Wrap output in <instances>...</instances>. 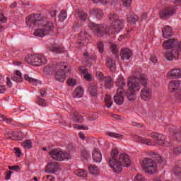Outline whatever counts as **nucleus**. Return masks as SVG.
<instances>
[{
  "mask_svg": "<svg viewBox=\"0 0 181 181\" xmlns=\"http://www.w3.org/2000/svg\"><path fill=\"white\" fill-rule=\"evenodd\" d=\"M141 84L144 86V87H146L148 85V78L146 75L144 74H136V75L129 78L127 81L128 90L125 92H122V89L117 88V93L114 96L115 103L117 104V105H122L125 101L124 94H125L129 101L135 100L136 98L135 91H139V90H141Z\"/></svg>",
  "mask_w": 181,
  "mask_h": 181,
  "instance_id": "1",
  "label": "nucleus"
},
{
  "mask_svg": "<svg viewBox=\"0 0 181 181\" xmlns=\"http://www.w3.org/2000/svg\"><path fill=\"white\" fill-rule=\"evenodd\" d=\"M25 23L28 28L33 26H42L45 30L47 35H53L54 30V24L52 22L47 21V18L42 17L40 14H30L25 18Z\"/></svg>",
  "mask_w": 181,
  "mask_h": 181,
  "instance_id": "2",
  "label": "nucleus"
},
{
  "mask_svg": "<svg viewBox=\"0 0 181 181\" xmlns=\"http://www.w3.org/2000/svg\"><path fill=\"white\" fill-rule=\"evenodd\" d=\"M131 160L129 159V156L124 153H121L118 159H109L108 161L110 168L115 173H121L122 172V166H129Z\"/></svg>",
  "mask_w": 181,
  "mask_h": 181,
  "instance_id": "3",
  "label": "nucleus"
},
{
  "mask_svg": "<svg viewBox=\"0 0 181 181\" xmlns=\"http://www.w3.org/2000/svg\"><path fill=\"white\" fill-rule=\"evenodd\" d=\"M110 21H112V27L107 25L110 28V30L107 33L110 35V33H113L114 35H117V33H119L122 29L125 28V21L123 19H119V16L117 13H110L109 16Z\"/></svg>",
  "mask_w": 181,
  "mask_h": 181,
  "instance_id": "4",
  "label": "nucleus"
},
{
  "mask_svg": "<svg viewBox=\"0 0 181 181\" xmlns=\"http://www.w3.org/2000/svg\"><path fill=\"white\" fill-rule=\"evenodd\" d=\"M54 78L59 83H64L66 81V74L71 73V68L64 62L57 63L55 66Z\"/></svg>",
  "mask_w": 181,
  "mask_h": 181,
  "instance_id": "5",
  "label": "nucleus"
},
{
  "mask_svg": "<svg viewBox=\"0 0 181 181\" xmlns=\"http://www.w3.org/2000/svg\"><path fill=\"white\" fill-rule=\"evenodd\" d=\"M49 155L51 158H52L54 160H57V162H63V160H66V159L69 160L71 158L70 153L63 151L60 148L51 150L49 151Z\"/></svg>",
  "mask_w": 181,
  "mask_h": 181,
  "instance_id": "6",
  "label": "nucleus"
},
{
  "mask_svg": "<svg viewBox=\"0 0 181 181\" xmlns=\"http://www.w3.org/2000/svg\"><path fill=\"white\" fill-rule=\"evenodd\" d=\"M88 26L91 30H93L95 35L98 37H103L104 35H107L110 33V28L105 25H97L94 23H90Z\"/></svg>",
  "mask_w": 181,
  "mask_h": 181,
  "instance_id": "7",
  "label": "nucleus"
},
{
  "mask_svg": "<svg viewBox=\"0 0 181 181\" xmlns=\"http://www.w3.org/2000/svg\"><path fill=\"white\" fill-rule=\"evenodd\" d=\"M141 167L146 173H149V175H153V173L158 172L156 163L150 158H146L142 161Z\"/></svg>",
  "mask_w": 181,
  "mask_h": 181,
  "instance_id": "8",
  "label": "nucleus"
},
{
  "mask_svg": "<svg viewBox=\"0 0 181 181\" xmlns=\"http://www.w3.org/2000/svg\"><path fill=\"white\" fill-rule=\"evenodd\" d=\"M168 90L170 93H175V95L177 100L181 101V81H171L168 85Z\"/></svg>",
  "mask_w": 181,
  "mask_h": 181,
  "instance_id": "9",
  "label": "nucleus"
},
{
  "mask_svg": "<svg viewBox=\"0 0 181 181\" xmlns=\"http://www.w3.org/2000/svg\"><path fill=\"white\" fill-rule=\"evenodd\" d=\"M181 53V41L179 42L177 49H173L172 52H167L165 53V58L168 62H172L173 59H179V55Z\"/></svg>",
  "mask_w": 181,
  "mask_h": 181,
  "instance_id": "10",
  "label": "nucleus"
},
{
  "mask_svg": "<svg viewBox=\"0 0 181 181\" xmlns=\"http://www.w3.org/2000/svg\"><path fill=\"white\" fill-rule=\"evenodd\" d=\"M175 11L176 10L173 7L165 8L160 12V18L161 19H169L170 16L175 15Z\"/></svg>",
  "mask_w": 181,
  "mask_h": 181,
  "instance_id": "11",
  "label": "nucleus"
},
{
  "mask_svg": "<svg viewBox=\"0 0 181 181\" xmlns=\"http://www.w3.org/2000/svg\"><path fill=\"white\" fill-rule=\"evenodd\" d=\"M60 165L57 162H50L45 166V173L53 175L59 170Z\"/></svg>",
  "mask_w": 181,
  "mask_h": 181,
  "instance_id": "12",
  "label": "nucleus"
},
{
  "mask_svg": "<svg viewBox=\"0 0 181 181\" xmlns=\"http://www.w3.org/2000/svg\"><path fill=\"white\" fill-rule=\"evenodd\" d=\"M167 77L170 79L181 78V68H173L167 73Z\"/></svg>",
  "mask_w": 181,
  "mask_h": 181,
  "instance_id": "13",
  "label": "nucleus"
},
{
  "mask_svg": "<svg viewBox=\"0 0 181 181\" xmlns=\"http://www.w3.org/2000/svg\"><path fill=\"white\" fill-rule=\"evenodd\" d=\"M177 45H179V41L177 39L171 38L164 41L163 43V47L168 50V49H173V47H176Z\"/></svg>",
  "mask_w": 181,
  "mask_h": 181,
  "instance_id": "14",
  "label": "nucleus"
},
{
  "mask_svg": "<svg viewBox=\"0 0 181 181\" xmlns=\"http://www.w3.org/2000/svg\"><path fill=\"white\" fill-rule=\"evenodd\" d=\"M47 63V59L46 57L42 54L34 55V64L35 66H42V64H46Z\"/></svg>",
  "mask_w": 181,
  "mask_h": 181,
  "instance_id": "15",
  "label": "nucleus"
},
{
  "mask_svg": "<svg viewBox=\"0 0 181 181\" xmlns=\"http://www.w3.org/2000/svg\"><path fill=\"white\" fill-rule=\"evenodd\" d=\"M87 40V33L84 31H81L79 33L78 40L76 45L78 47H83L86 46V40Z\"/></svg>",
  "mask_w": 181,
  "mask_h": 181,
  "instance_id": "16",
  "label": "nucleus"
},
{
  "mask_svg": "<svg viewBox=\"0 0 181 181\" xmlns=\"http://www.w3.org/2000/svg\"><path fill=\"white\" fill-rule=\"evenodd\" d=\"M120 57L123 60H129L132 57V51L128 48H123L121 49Z\"/></svg>",
  "mask_w": 181,
  "mask_h": 181,
  "instance_id": "17",
  "label": "nucleus"
},
{
  "mask_svg": "<svg viewBox=\"0 0 181 181\" xmlns=\"http://www.w3.org/2000/svg\"><path fill=\"white\" fill-rule=\"evenodd\" d=\"M106 67H107L112 73H114L115 70H117V64L115 60L112 59L111 57H107L106 59Z\"/></svg>",
  "mask_w": 181,
  "mask_h": 181,
  "instance_id": "18",
  "label": "nucleus"
},
{
  "mask_svg": "<svg viewBox=\"0 0 181 181\" xmlns=\"http://www.w3.org/2000/svg\"><path fill=\"white\" fill-rule=\"evenodd\" d=\"M140 97L144 101H149L152 98V92L149 89H142Z\"/></svg>",
  "mask_w": 181,
  "mask_h": 181,
  "instance_id": "19",
  "label": "nucleus"
},
{
  "mask_svg": "<svg viewBox=\"0 0 181 181\" xmlns=\"http://www.w3.org/2000/svg\"><path fill=\"white\" fill-rule=\"evenodd\" d=\"M93 159L96 163H100L103 160V155L99 148H95L92 153Z\"/></svg>",
  "mask_w": 181,
  "mask_h": 181,
  "instance_id": "20",
  "label": "nucleus"
},
{
  "mask_svg": "<svg viewBox=\"0 0 181 181\" xmlns=\"http://www.w3.org/2000/svg\"><path fill=\"white\" fill-rule=\"evenodd\" d=\"M102 82L103 83L105 88L107 89L112 88L114 86V78H111L110 76H105Z\"/></svg>",
  "mask_w": 181,
  "mask_h": 181,
  "instance_id": "21",
  "label": "nucleus"
},
{
  "mask_svg": "<svg viewBox=\"0 0 181 181\" xmlns=\"http://www.w3.org/2000/svg\"><path fill=\"white\" fill-rule=\"evenodd\" d=\"M163 37L165 39H169V37H172L173 36V30L172 28L169 25H166L162 28Z\"/></svg>",
  "mask_w": 181,
  "mask_h": 181,
  "instance_id": "22",
  "label": "nucleus"
},
{
  "mask_svg": "<svg viewBox=\"0 0 181 181\" xmlns=\"http://www.w3.org/2000/svg\"><path fill=\"white\" fill-rule=\"evenodd\" d=\"M70 115L74 122H78L79 124H81L84 121L83 116H80V115L76 110L71 112Z\"/></svg>",
  "mask_w": 181,
  "mask_h": 181,
  "instance_id": "23",
  "label": "nucleus"
},
{
  "mask_svg": "<svg viewBox=\"0 0 181 181\" xmlns=\"http://www.w3.org/2000/svg\"><path fill=\"white\" fill-rule=\"evenodd\" d=\"M116 86L118 87V88L122 89V92H125L124 87L127 86V83H125V79H124V77L119 76L117 80H116Z\"/></svg>",
  "mask_w": 181,
  "mask_h": 181,
  "instance_id": "24",
  "label": "nucleus"
},
{
  "mask_svg": "<svg viewBox=\"0 0 181 181\" xmlns=\"http://www.w3.org/2000/svg\"><path fill=\"white\" fill-rule=\"evenodd\" d=\"M40 28L36 29L34 31V36H37V37H45L47 34L46 31L43 29L42 25H40Z\"/></svg>",
  "mask_w": 181,
  "mask_h": 181,
  "instance_id": "25",
  "label": "nucleus"
},
{
  "mask_svg": "<svg viewBox=\"0 0 181 181\" xmlns=\"http://www.w3.org/2000/svg\"><path fill=\"white\" fill-rule=\"evenodd\" d=\"M15 73L16 76H13L11 78V80H13V81H16V83H22L23 81V77H22V73H21V71L16 70Z\"/></svg>",
  "mask_w": 181,
  "mask_h": 181,
  "instance_id": "26",
  "label": "nucleus"
},
{
  "mask_svg": "<svg viewBox=\"0 0 181 181\" xmlns=\"http://www.w3.org/2000/svg\"><path fill=\"white\" fill-rule=\"evenodd\" d=\"M137 141L140 144H144L145 145H148L149 146H153V143L152 142V140L149 139H146L142 136H138Z\"/></svg>",
  "mask_w": 181,
  "mask_h": 181,
  "instance_id": "27",
  "label": "nucleus"
},
{
  "mask_svg": "<svg viewBox=\"0 0 181 181\" xmlns=\"http://www.w3.org/2000/svg\"><path fill=\"white\" fill-rule=\"evenodd\" d=\"M97 88H98L97 84L93 83L90 86L88 90L91 97H95V95H97Z\"/></svg>",
  "mask_w": 181,
  "mask_h": 181,
  "instance_id": "28",
  "label": "nucleus"
},
{
  "mask_svg": "<svg viewBox=\"0 0 181 181\" xmlns=\"http://www.w3.org/2000/svg\"><path fill=\"white\" fill-rule=\"evenodd\" d=\"M83 90L80 86L76 88L74 91V97H75V98H81V97H83Z\"/></svg>",
  "mask_w": 181,
  "mask_h": 181,
  "instance_id": "29",
  "label": "nucleus"
},
{
  "mask_svg": "<svg viewBox=\"0 0 181 181\" xmlns=\"http://www.w3.org/2000/svg\"><path fill=\"white\" fill-rule=\"evenodd\" d=\"M93 12L98 19H102L103 16H104V13H103L101 8H94Z\"/></svg>",
  "mask_w": 181,
  "mask_h": 181,
  "instance_id": "30",
  "label": "nucleus"
},
{
  "mask_svg": "<svg viewBox=\"0 0 181 181\" xmlns=\"http://www.w3.org/2000/svg\"><path fill=\"white\" fill-rule=\"evenodd\" d=\"M165 140H166V136L163 134H160L156 141V144L157 145H160V146H162V145H163Z\"/></svg>",
  "mask_w": 181,
  "mask_h": 181,
  "instance_id": "31",
  "label": "nucleus"
},
{
  "mask_svg": "<svg viewBox=\"0 0 181 181\" xmlns=\"http://www.w3.org/2000/svg\"><path fill=\"white\" fill-rule=\"evenodd\" d=\"M25 62L31 66H35V55H28L25 57Z\"/></svg>",
  "mask_w": 181,
  "mask_h": 181,
  "instance_id": "32",
  "label": "nucleus"
},
{
  "mask_svg": "<svg viewBox=\"0 0 181 181\" xmlns=\"http://www.w3.org/2000/svg\"><path fill=\"white\" fill-rule=\"evenodd\" d=\"M49 52H52V53H63L64 48L62 47H49Z\"/></svg>",
  "mask_w": 181,
  "mask_h": 181,
  "instance_id": "33",
  "label": "nucleus"
},
{
  "mask_svg": "<svg viewBox=\"0 0 181 181\" xmlns=\"http://www.w3.org/2000/svg\"><path fill=\"white\" fill-rule=\"evenodd\" d=\"M105 104L107 108H111V105H112V99H111V96H110V95H105Z\"/></svg>",
  "mask_w": 181,
  "mask_h": 181,
  "instance_id": "34",
  "label": "nucleus"
},
{
  "mask_svg": "<svg viewBox=\"0 0 181 181\" xmlns=\"http://www.w3.org/2000/svg\"><path fill=\"white\" fill-rule=\"evenodd\" d=\"M75 175L79 177H86L87 176V172L83 169H78L75 170Z\"/></svg>",
  "mask_w": 181,
  "mask_h": 181,
  "instance_id": "35",
  "label": "nucleus"
},
{
  "mask_svg": "<svg viewBox=\"0 0 181 181\" xmlns=\"http://www.w3.org/2000/svg\"><path fill=\"white\" fill-rule=\"evenodd\" d=\"M24 80L28 81V83H31L32 84H37V83H39V80L30 78L28 74L24 75Z\"/></svg>",
  "mask_w": 181,
  "mask_h": 181,
  "instance_id": "36",
  "label": "nucleus"
},
{
  "mask_svg": "<svg viewBox=\"0 0 181 181\" xmlns=\"http://www.w3.org/2000/svg\"><path fill=\"white\" fill-rule=\"evenodd\" d=\"M138 16L135 14H131L130 16L127 17V22L129 23H135V22H138Z\"/></svg>",
  "mask_w": 181,
  "mask_h": 181,
  "instance_id": "37",
  "label": "nucleus"
},
{
  "mask_svg": "<svg viewBox=\"0 0 181 181\" xmlns=\"http://www.w3.org/2000/svg\"><path fill=\"white\" fill-rule=\"evenodd\" d=\"M119 153V151H118L117 148H113L112 149L110 152V157L109 159H117V156H118Z\"/></svg>",
  "mask_w": 181,
  "mask_h": 181,
  "instance_id": "38",
  "label": "nucleus"
},
{
  "mask_svg": "<svg viewBox=\"0 0 181 181\" xmlns=\"http://www.w3.org/2000/svg\"><path fill=\"white\" fill-rule=\"evenodd\" d=\"M23 148L24 149H30L32 148V141L31 140H26L22 144Z\"/></svg>",
  "mask_w": 181,
  "mask_h": 181,
  "instance_id": "39",
  "label": "nucleus"
},
{
  "mask_svg": "<svg viewBox=\"0 0 181 181\" xmlns=\"http://www.w3.org/2000/svg\"><path fill=\"white\" fill-rule=\"evenodd\" d=\"M108 136H111L112 138H116V139H122L123 135L119 134L118 133L109 132L107 133Z\"/></svg>",
  "mask_w": 181,
  "mask_h": 181,
  "instance_id": "40",
  "label": "nucleus"
},
{
  "mask_svg": "<svg viewBox=\"0 0 181 181\" xmlns=\"http://www.w3.org/2000/svg\"><path fill=\"white\" fill-rule=\"evenodd\" d=\"M66 18H67V11H66V10H62L61 13L59 15V21H62V22H63V21H64V19H66Z\"/></svg>",
  "mask_w": 181,
  "mask_h": 181,
  "instance_id": "41",
  "label": "nucleus"
},
{
  "mask_svg": "<svg viewBox=\"0 0 181 181\" xmlns=\"http://www.w3.org/2000/svg\"><path fill=\"white\" fill-rule=\"evenodd\" d=\"M78 15L81 21H86V19H87V17L88 16V15L84 11H78Z\"/></svg>",
  "mask_w": 181,
  "mask_h": 181,
  "instance_id": "42",
  "label": "nucleus"
},
{
  "mask_svg": "<svg viewBox=\"0 0 181 181\" xmlns=\"http://www.w3.org/2000/svg\"><path fill=\"white\" fill-rule=\"evenodd\" d=\"M88 169L92 175H97L98 173V168L95 165H90Z\"/></svg>",
  "mask_w": 181,
  "mask_h": 181,
  "instance_id": "43",
  "label": "nucleus"
},
{
  "mask_svg": "<svg viewBox=\"0 0 181 181\" xmlns=\"http://www.w3.org/2000/svg\"><path fill=\"white\" fill-rule=\"evenodd\" d=\"M74 128H76V129H83V131H88V127L83 126V124H74Z\"/></svg>",
  "mask_w": 181,
  "mask_h": 181,
  "instance_id": "44",
  "label": "nucleus"
},
{
  "mask_svg": "<svg viewBox=\"0 0 181 181\" xmlns=\"http://www.w3.org/2000/svg\"><path fill=\"white\" fill-rule=\"evenodd\" d=\"M98 49L99 53H104V42H103V41H99L98 42Z\"/></svg>",
  "mask_w": 181,
  "mask_h": 181,
  "instance_id": "45",
  "label": "nucleus"
},
{
  "mask_svg": "<svg viewBox=\"0 0 181 181\" xmlns=\"http://www.w3.org/2000/svg\"><path fill=\"white\" fill-rule=\"evenodd\" d=\"M110 49L113 54H117V53H118V47L115 44L111 45Z\"/></svg>",
  "mask_w": 181,
  "mask_h": 181,
  "instance_id": "46",
  "label": "nucleus"
},
{
  "mask_svg": "<svg viewBox=\"0 0 181 181\" xmlns=\"http://www.w3.org/2000/svg\"><path fill=\"white\" fill-rule=\"evenodd\" d=\"M81 156H83L85 159H87V158H90V152L86 149L82 150Z\"/></svg>",
  "mask_w": 181,
  "mask_h": 181,
  "instance_id": "47",
  "label": "nucleus"
},
{
  "mask_svg": "<svg viewBox=\"0 0 181 181\" xmlns=\"http://www.w3.org/2000/svg\"><path fill=\"white\" fill-rule=\"evenodd\" d=\"M83 56L86 62H90V60H95V57H90L87 52H85Z\"/></svg>",
  "mask_w": 181,
  "mask_h": 181,
  "instance_id": "48",
  "label": "nucleus"
},
{
  "mask_svg": "<svg viewBox=\"0 0 181 181\" xmlns=\"http://www.w3.org/2000/svg\"><path fill=\"white\" fill-rule=\"evenodd\" d=\"M37 103L40 107H46V100L45 99L39 98Z\"/></svg>",
  "mask_w": 181,
  "mask_h": 181,
  "instance_id": "49",
  "label": "nucleus"
},
{
  "mask_svg": "<svg viewBox=\"0 0 181 181\" xmlns=\"http://www.w3.org/2000/svg\"><path fill=\"white\" fill-rule=\"evenodd\" d=\"M8 18L5 15L0 13V23H6Z\"/></svg>",
  "mask_w": 181,
  "mask_h": 181,
  "instance_id": "50",
  "label": "nucleus"
},
{
  "mask_svg": "<svg viewBox=\"0 0 181 181\" xmlns=\"http://www.w3.org/2000/svg\"><path fill=\"white\" fill-rule=\"evenodd\" d=\"M67 83H68V86H69V87H74V86H76V79L69 78L67 81Z\"/></svg>",
  "mask_w": 181,
  "mask_h": 181,
  "instance_id": "51",
  "label": "nucleus"
},
{
  "mask_svg": "<svg viewBox=\"0 0 181 181\" xmlns=\"http://www.w3.org/2000/svg\"><path fill=\"white\" fill-rule=\"evenodd\" d=\"M15 154L17 158H21L22 156V151H21V148H14Z\"/></svg>",
  "mask_w": 181,
  "mask_h": 181,
  "instance_id": "52",
  "label": "nucleus"
},
{
  "mask_svg": "<svg viewBox=\"0 0 181 181\" xmlns=\"http://www.w3.org/2000/svg\"><path fill=\"white\" fill-rule=\"evenodd\" d=\"M134 181H145V177L141 174L135 176Z\"/></svg>",
  "mask_w": 181,
  "mask_h": 181,
  "instance_id": "53",
  "label": "nucleus"
},
{
  "mask_svg": "<svg viewBox=\"0 0 181 181\" xmlns=\"http://www.w3.org/2000/svg\"><path fill=\"white\" fill-rule=\"evenodd\" d=\"M173 153L174 155H180L181 153V146L175 147L173 149Z\"/></svg>",
  "mask_w": 181,
  "mask_h": 181,
  "instance_id": "54",
  "label": "nucleus"
},
{
  "mask_svg": "<svg viewBox=\"0 0 181 181\" xmlns=\"http://www.w3.org/2000/svg\"><path fill=\"white\" fill-rule=\"evenodd\" d=\"M173 144L170 141L165 140L164 143H163V145L161 146H166L167 148H170Z\"/></svg>",
  "mask_w": 181,
  "mask_h": 181,
  "instance_id": "55",
  "label": "nucleus"
},
{
  "mask_svg": "<svg viewBox=\"0 0 181 181\" xmlns=\"http://www.w3.org/2000/svg\"><path fill=\"white\" fill-rule=\"evenodd\" d=\"M174 174L176 175V176H179L181 173V168L180 167H175L173 169Z\"/></svg>",
  "mask_w": 181,
  "mask_h": 181,
  "instance_id": "56",
  "label": "nucleus"
},
{
  "mask_svg": "<svg viewBox=\"0 0 181 181\" xmlns=\"http://www.w3.org/2000/svg\"><path fill=\"white\" fill-rule=\"evenodd\" d=\"M96 76L101 80V81H103L104 78H105V76H104V74L103 72L98 71L96 72Z\"/></svg>",
  "mask_w": 181,
  "mask_h": 181,
  "instance_id": "57",
  "label": "nucleus"
},
{
  "mask_svg": "<svg viewBox=\"0 0 181 181\" xmlns=\"http://www.w3.org/2000/svg\"><path fill=\"white\" fill-rule=\"evenodd\" d=\"M6 139H11L12 141L15 140V139H13V137H12V132H7L6 133Z\"/></svg>",
  "mask_w": 181,
  "mask_h": 181,
  "instance_id": "58",
  "label": "nucleus"
},
{
  "mask_svg": "<svg viewBox=\"0 0 181 181\" xmlns=\"http://www.w3.org/2000/svg\"><path fill=\"white\" fill-rule=\"evenodd\" d=\"M124 6H131L132 0H122Z\"/></svg>",
  "mask_w": 181,
  "mask_h": 181,
  "instance_id": "59",
  "label": "nucleus"
},
{
  "mask_svg": "<svg viewBox=\"0 0 181 181\" xmlns=\"http://www.w3.org/2000/svg\"><path fill=\"white\" fill-rule=\"evenodd\" d=\"M159 135L158 133L156 132H152L150 134L151 138H153V139H155L156 141L158 139V138L159 137Z\"/></svg>",
  "mask_w": 181,
  "mask_h": 181,
  "instance_id": "60",
  "label": "nucleus"
},
{
  "mask_svg": "<svg viewBox=\"0 0 181 181\" xmlns=\"http://www.w3.org/2000/svg\"><path fill=\"white\" fill-rule=\"evenodd\" d=\"M84 78H86L87 81H91L92 80L91 74L90 73L86 74L84 75Z\"/></svg>",
  "mask_w": 181,
  "mask_h": 181,
  "instance_id": "61",
  "label": "nucleus"
},
{
  "mask_svg": "<svg viewBox=\"0 0 181 181\" xmlns=\"http://www.w3.org/2000/svg\"><path fill=\"white\" fill-rule=\"evenodd\" d=\"M11 176H12V172L8 171L5 177L6 180H9V179H11Z\"/></svg>",
  "mask_w": 181,
  "mask_h": 181,
  "instance_id": "62",
  "label": "nucleus"
},
{
  "mask_svg": "<svg viewBox=\"0 0 181 181\" xmlns=\"http://www.w3.org/2000/svg\"><path fill=\"white\" fill-rule=\"evenodd\" d=\"M56 178L53 177V175H47V181H55Z\"/></svg>",
  "mask_w": 181,
  "mask_h": 181,
  "instance_id": "63",
  "label": "nucleus"
},
{
  "mask_svg": "<svg viewBox=\"0 0 181 181\" xmlns=\"http://www.w3.org/2000/svg\"><path fill=\"white\" fill-rule=\"evenodd\" d=\"M6 81H7L6 84L8 87H9L10 88H12V82L11 81V78L9 77H7Z\"/></svg>",
  "mask_w": 181,
  "mask_h": 181,
  "instance_id": "64",
  "label": "nucleus"
}]
</instances>
